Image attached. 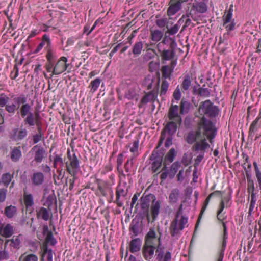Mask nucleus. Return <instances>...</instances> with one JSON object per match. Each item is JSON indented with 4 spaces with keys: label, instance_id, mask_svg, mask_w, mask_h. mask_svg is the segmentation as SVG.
Wrapping results in <instances>:
<instances>
[{
    "label": "nucleus",
    "instance_id": "1",
    "mask_svg": "<svg viewBox=\"0 0 261 261\" xmlns=\"http://www.w3.org/2000/svg\"><path fill=\"white\" fill-rule=\"evenodd\" d=\"M198 111L202 116L198 123V127L190 130L185 136V140L188 144H193L192 146L193 151L204 152L211 147L206 139L212 144L217 133L216 126L206 117L212 119L215 118L219 115L220 110L218 106L207 99L200 102Z\"/></svg>",
    "mask_w": 261,
    "mask_h": 261
},
{
    "label": "nucleus",
    "instance_id": "2",
    "mask_svg": "<svg viewBox=\"0 0 261 261\" xmlns=\"http://www.w3.org/2000/svg\"><path fill=\"white\" fill-rule=\"evenodd\" d=\"M157 236L154 228H150L145 237L144 243L142 248V255L146 261H151L154 256L156 246L154 240Z\"/></svg>",
    "mask_w": 261,
    "mask_h": 261
},
{
    "label": "nucleus",
    "instance_id": "3",
    "mask_svg": "<svg viewBox=\"0 0 261 261\" xmlns=\"http://www.w3.org/2000/svg\"><path fill=\"white\" fill-rule=\"evenodd\" d=\"M207 0H194L193 3L188 4L186 10V16L191 17L196 21L200 17V14L205 13L207 10Z\"/></svg>",
    "mask_w": 261,
    "mask_h": 261
},
{
    "label": "nucleus",
    "instance_id": "4",
    "mask_svg": "<svg viewBox=\"0 0 261 261\" xmlns=\"http://www.w3.org/2000/svg\"><path fill=\"white\" fill-rule=\"evenodd\" d=\"M188 222V218L184 216L181 217L179 220L174 219L171 223L169 227L170 233L172 237L178 239L181 235V231L185 228V225Z\"/></svg>",
    "mask_w": 261,
    "mask_h": 261
},
{
    "label": "nucleus",
    "instance_id": "5",
    "mask_svg": "<svg viewBox=\"0 0 261 261\" xmlns=\"http://www.w3.org/2000/svg\"><path fill=\"white\" fill-rule=\"evenodd\" d=\"M169 39L170 40V43L168 48H165L162 50L160 48L158 49L161 59L163 61L172 60L175 56V50L177 46V43L173 38L169 37Z\"/></svg>",
    "mask_w": 261,
    "mask_h": 261
},
{
    "label": "nucleus",
    "instance_id": "6",
    "mask_svg": "<svg viewBox=\"0 0 261 261\" xmlns=\"http://www.w3.org/2000/svg\"><path fill=\"white\" fill-rule=\"evenodd\" d=\"M68 158L70 161L69 164L68 162L66 163V167L67 171L70 175H76L78 170L79 169V160L75 154L71 155L70 151L68 152Z\"/></svg>",
    "mask_w": 261,
    "mask_h": 261
},
{
    "label": "nucleus",
    "instance_id": "7",
    "mask_svg": "<svg viewBox=\"0 0 261 261\" xmlns=\"http://www.w3.org/2000/svg\"><path fill=\"white\" fill-rule=\"evenodd\" d=\"M164 156L163 151L160 150H153L149 159L152 161L151 169L153 172H155L161 167L163 158Z\"/></svg>",
    "mask_w": 261,
    "mask_h": 261
},
{
    "label": "nucleus",
    "instance_id": "8",
    "mask_svg": "<svg viewBox=\"0 0 261 261\" xmlns=\"http://www.w3.org/2000/svg\"><path fill=\"white\" fill-rule=\"evenodd\" d=\"M188 0H170L169 2V7L167 11V14L170 17L178 12L182 8V4Z\"/></svg>",
    "mask_w": 261,
    "mask_h": 261
},
{
    "label": "nucleus",
    "instance_id": "9",
    "mask_svg": "<svg viewBox=\"0 0 261 261\" xmlns=\"http://www.w3.org/2000/svg\"><path fill=\"white\" fill-rule=\"evenodd\" d=\"M23 118L24 119L23 122L25 125H28L29 126H33L36 125L37 127L39 124V126L42 125L40 120L41 118L38 112L30 113Z\"/></svg>",
    "mask_w": 261,
    "mask_h": 261
},
{
    "label": "nucleus",
    "instance_id": "10",
    "mask_svg": "<svg viewBox=\"0 0 261 261\" xmlns=\"http://www.w3.org/2000/svg\"><path fill=\"white\" fill-rule=\"evenodd\" d=\"M160 80L159 77L149 74L145 77L143 81V86L146 87L148 90L152 89L153 87L158 90Z\"/></svg>",
    "mask_w": 261,
    "mask_h": 261
},
{
    "label": "nucleus",
    "instance_id": "11",
    "mask_svg": "<svg viewBox=\"0 0 261 261\" xmlns=\"http://www.w3.org/2000/svg\"><path fill=\"white\" fill-rule=\"evenodd\" d=\"M170 120V121L166 123L161 132L164 135H165V136H166L167 133H168V135L173 136L176 133L178 127L180 125L181 123L178 122L174 120Z\"/></svg>",
    "mask_w": 261,
    "mask_h": 261
},
{
    "label": "nucleus",
    "instance_id": "12",
    "mask_svg": "<svg viewBox=\"0 0 261 261\" xmlns=\"http://www.w3.org/2000/svg\"><path fill=\"white\" fill-rule=\"evenodd\" d=\"M31 151H34V158L33 161L36 163H41L43 160L46 158L47 153L45 150L42 146L36 145L32 147Z\"/></svg>",
    "mask_w": 261,
    "mask_h": 261
},
{
    "label": "nucleus",
    "instance_id": "13",
    "mask_svg": "<svg viewBox=\"0 0 261 261\" xmlns=\"http://www.w3.org/2000/svg\"><path fill=\"white\" fill-rule=\"evenodd\" d=\"M142 223L138 219H133L129 227V231L131 238L138 236L142 232Z\"/></svg>",
    "mask_w": 261,
    "mask_h": 261
},
{
    "label": "nucleus",
    "instance_id": "14",
    "mask_svg": "<svg viewBox=\"0 0 261 261\" xmlns=\"http://www.w3.org/2000/svg\"><path fill=\"white\" fill-rule=\"evenodd\" d=\"M67 59L62 57L58 61L53 70V74H59L64 72L68 68L69 64H67Z\"/></svg>",
    "mask_w": 261,
    "mask_h": 261
},
{
    "label": "nucleus",
    "instance_id": "15",
    "mask_svg": "<svg viewBox=\"0 0 261 261\" xmlns=\"http://www.w3.org/2000/svg\"><path fill=\"white\" fill-rule=\"evenodd\" d=\"M96 183L97 185L98 190L103 196H107V192L113 193L112 187L107 182L96 179Z\"/></svg>",
    "mask_w": 261,
    "mask_h": 261
},
{
    "label": "nucleus",
    "instance_id": "16",
    "mask_svg": "<svg viewBox=\"0 0 261 261\" xmlns=\"http://www.w3.org/2000/svg\"><path fill=\"white\" fill-rule=\"evenodd\" d=\"M158 230L160 233V236L158 238V244L156 246V249L155 250V255L156 256V259L158 261H162L164 255V247L162 245L161 236L162 232L160 231V228L158 227Z\"/></svg>",
    "mask_w": 261,
    "mask_h": 261
},
{
    "label": "nucleus",
    "instance_id": "17",
    "mask_svg": "<svg viewBox=\"0 0 261 261\" xmlns=\"http://www.w3.org/2000/svg\"><path fill=\"white\" fill-rule=\"evenodd\" d=\"M152 203L151 205V214L153 221L155 220L160 213L161 201L160 200L156 201V198L154 195L152 196Z\"/></svg>",
    "mask_w": 261,
    "mask_h": 261
},
{
    "label": "nucleus",
    "instance_id": "18",
    "mask_svg": "<svg viewBox=\"0 0 261 261\" xmlns=\"http://www.w3.org/2000/svg\"><path fill=\"white\" fill-rule=\"evenodd\" d=\"M178 106L171 105L168 112V118L169 120H174L178 122H181V118L178 114Z\"/></svg>",
    "mask_w": 261,
    "mask_h": 261
},
{
    "label": "nucleus",
    "instance_id": "19",
    "mask_svg": "<svg viewBox=\"0 0 261 261\" xmlns=\"http://www.w3.org/2000/svg\"><path fill=\"white\" fill-rule=\"evenodd\" d=\"M129 243V251L133 253L139 252L141 250L142 240L140 238H132Z\"/></svg>",
    "mask_w": 261,
    "mask_h": 261
},
{
    "label": "nucleus",
    "instance_id": "20",
    "mask_svg": "<svg viewBox=\"0 0 261 261\" xmlns=\"http://www.w3.org/2000/svg\"><path fill=\"white\" fill-rule=\"evenodd\" d=\"M158 90H153L147 93L142 98L141 103L146 104L149 102H154L157 98Z\"/></svg>",
    "mask_w": 261,
    "mask_h": 261
},
{
    "label": "nucleus",
    "instance_id": "21",
    "mask_svg": "<svg viewBox=\"0 0 261 261\" xmlns=\"http://www.w3.org/2000/svg\"><path fill=\"white\" fill-rule=\"evenodd\" d=\"M46 44L45 47L47 49L48 47L51 46V41L49 36L47 34H44L42 38L41 42L38 45L37 48L34 51V54H37L40 51V50L43 48V47Z\"/></svg>",
    "mask_w": 261,
    "mask_h": 261
},
{
    "label": "nucleus",
    "instance_id": "22",
    "mask_svg": "<svg viewBox=\"0 0 261 261\" xmlns=\"http://www.w3.org/2000/svg\"><path fill=\"white\" fill-rule=\"evenodd\" d=\"M143 42L142 41H137L135 43L132 48V52L133 54V57L135 58L139 56L143 50Z\"/></svg>",
    "mask_w": 261,
    "mask_h": 261
},
{
    "label": "nucleus",
    "instance_id": "23",
    "mask_svg": "<svg viewBox=\"0 0 261 261\" xmlns=\"http://www.w3.org/2000/svg\"><path fill=\"white\" fill-rule=\"evenodd\" d=\"M37 133L32 136V141L33 144H36L40 141L44 140V132L42 130V125H38L37 127Z\"/></svg>",
    "mask_w": 261,
    "mask_h": 261
},
{
    "label": "nucleus",
    "instance_id": "24",
    "mask_svg": "<svg viewBox=\"0 0 261 261\" xmlns=\"http://www.w3.org/2000/svg\"><path fill=\"white\" fill-rule=\"evenodd\" d=\"M31 179L35 186H39L43 183L44 176L42 173L37 172L33 173Z\"/></svg>",
    "mask_w": 261,
    "mask_h": 261
},
{
    "label": "nucleus",
    "instance_id": "25",
    "mask_svg": "<svg viewBox=\"0 0 261 261\" xmlns=\"http://www.w3.org/2000/svg\"><path fill=\"white\" fill-rule=\"evenodd\" d=\"M22 156L21 147H14L10 153L11 160L14 162H18Z\"/></svg>",
    "mask_w": 261,
    "mask_h": 261
},
{
    "label": "nucleus",
    "instance_id": "26",
    "mask_svg": "<svg viewBox=\"0 0 261 261\" xmlns=\"http://www.w3.org/2000/svg\"><path fill=\"white\" fill-rule=\"evenodd\" d=\"M18 261H39V258L35 254L25 252L19 256Z\"/></svg>",
    "mask_w": 261,
    "mask_h": 261
},
{
    "label": "nucleus",
    "instance_id": "27",
    "mask_svg": "<svg viewBox=\"0 0 261 261\" xmlns=\"http://www.w3.org/2000/svg\"><path fill=\"white\" fill-rule=\"evenodd\" d=\"M50 213L48 210L45 207H41L38 211H37V218L38 219L41 218L44 221H48L49 219Z\"/></svg>",
    "mask_w": 261,
    "mask_h": 261
},
{
    "label": "nucleus",
    "instance_id": "28",
    "mask_svg": "<svg viewBox=\"0 0 261 261\" xmlns=\"http://www.w3.org/2000/svg\"><path fill=\"white\" fill-rule=\"evenodd\" d=\"M153 195H148L145 196H142L141 199V208L146 212H148L150 205V198H152Z\"/></svg>",
    "mask_w": 261,
    "mask_h": 261
},
{
    "label": "nucleus",
    "instance_id": "29",
    "mask_svg": "<svg viewBox=\"0 0 261 261\" xmlns=\"http://www.w3.org/2000/svg\"><path fill=\"white\" fill-rule=\"evenodd\" d=\"M192 84V79L189 74H187L184 77V80L181 84V90L182 92L187 91Z\"/></svg>",
    "mask_w": 261,
    "mask_h": 261
},
{
    "label": "nucleus",
    "instance_id": "30",
    "mask_svg": "<svg viewBox=\"0 0 261 261\" xmlns=\"http://www.w3.org/2000/svg\"><path fill=\"white\" fill-rule=\"evenodd\" d=\"M179 193L180 191L178 189H173L169 196V202L171 204L177 203L179 199Z\"/></svg>",
    "mask_w": 261,
    "mask_h": 261
},
{
    "label": "nucleus",
    "instance_id": "31",
    "mask_svg": "<svg viewBox=\"0 0 261 261\" xmlns=\"http://www.w3.org/2000/svg\"><path fill=\"white\" fill-rule=\"evenodd\" d=\"M232 6H230L228 11H225L224 15L223 16L222 20L223 21V25H225L227 23L232 21Z\"/></svg>",
    "mask_w": 261,
    "mask_h": 261
},
{
    "label": "nucleus",
    "instance_id": "32",
    "mask_svg": "<svg viewBox=\"0 0 261 261\" xmlns=\"http://www.w3.org/2000/svg\"><path fill=\"white\" fill-rule=\"evenodd\" d=\"M191 106V103L189 101L187 100L185 98H183L180 104V114H184L188 113L190 108Z\"/></svg>",
    "mask_w": 261,
    "mask_h": 261
},
{
    "label": "nucleus",
    "instance_id": "33",
    "mask_svg": "<svg viewBox=\"0 0 261 261\" xmlns=\"http://www.w3.org/2000/svg\"><path fill=\"white\" fill-rule=\"evenodd\" d=\"M17 208L15 206H7L5 208V215L8 218H12L16 214Z\"/></svg>",
    "mask_w": 261,
    "mask_h": 261
},
{
    "label": "nucleus",
    "instance_id": "34",
    "mask_svg": "<svg viewBox=\"0 0 261 261\" xmlns=\"http://www.w3.org/2000/svg\"><path fill=\"white\" fill-rule=\"evenodd\" d=\"M14 233V228L10 224H7L2 230V234L5 238H9Z\"/></svg>",
    "mask_w": 261,
    "mask_h": 261
},
{
    "label": "nucleus",
    "instance_id": "35",
    "mask_svg": "<svg viewBox=\"0 0 261 261\" xmlns=\"http://www.w3.org/2000/svg\"><path fill=\"white\" fill-rule=\"evenodd\" d=\"M150 33L151 39L155 42L160 41L163 36V32L159 30H151Z\"/></svg>",
    "mask_w": 261,
    "mask_h": 261
},
{
    "label": "nucleus",
    "instance_id": "36",
    "mask_svg": "<svg viewBox=\"0 0 261 261\" xmlns=\"http://www.w3.org/2000/svg\"><path fill=\"white\" fill-rule=\"evenodd\" d=\"M261 118V116L259 115L251 123L250 126L249 127V137H253V135L255 132H256L257 129V125Z\"/></svg>",
    "mask_w": 261,
    "mask_h": 261
},
{
    "label": "nucleus",
    "instance_id": "37",
    "mask_svg": "<svg viewBox=\"0 0 261 261\" xmlns=\"http://www.w3.org/2000/svg\"><path fill=\"white\" fill-rule=\"evenodd\" d=\"M31 106L29 103H25L22 105L20 108V113L22 118H24L26 116L32 113Z\"/></svg>",
    "mask_w": 261,
    "mask_h": 261
},
{
    "label": "nucleus",
    "instance_id": "38",
    "mask_svg": "<svg viewBox=\"0 0 261 261\" xmlns=\"http://www.w3.org/2000/svg\"><path fill=\"white\" fill-rule=\"evenodd\" d=\"M54 202H56V196L54 194H50L47 197L46 200L44 203L43 205L47 207L49 210H51V207Z\"/></svg>",
    "mask_w": 261,
    "mask_h": 261
},
{
    "label": "nucleus",
    "instance_id": "39",
    "mask_svg": "<svg viewBox=\"0 0 261 261\" xmlns=\"http://www.w3.org/2000/svg\"><path fill=\"white\" fill-rule=\"evenodd\" d=\"M23 199L25 205L27 207H29L33 205V197L31 194H26L24 192L23 195Z\"/></svg>",
    "mask_w": 261,
    "mask_h": 261
},
{
    "label": "nucleus",
    "instance_id": "40",
    "mask_svg": "<svg viewBox=\"0 0 261 261\" xmlns=\"http://www.w3.org/2000/svg\"><path fill=\"white\" fill-rule=\"evenodd\" d=\"M18 109L19 106L13 103H8L5 106L6 111L10 114H14Z\"/></svg>",
    "mask_w": 261,
    "mask_h": 261
},
{
    "label": "nucleus",
    "instance_id": "41",
    "mask_svg": "<svg viewBox=\"0 0 261 261\" xmlns=\"http://www.w3.org/2000/svg\"><path fill=\"white\" fill-rule=\"evenodd\" d=\"M205 85H203L202 87H199V96L202 97H208L211 95V90L207 88H205Z\"/></svg>",
    "mask_w": 261,
    "mask_h": 261
},
{
    "label": "nucleus",
    "instance_id": "42",
    "mask_svg": "<svg viewBox=\"0 0 261 261\" xmlns=\"http://www.w3.org/2000/svg\"><path fill=\"white\" fill-rule=\"evenodd\" d=\"M162 76L165 79L170 78L173 70L169 68L168 66L165 65L161 68Z\"/></svg>",
    "mask_w": 261,
    "mask_h": 261
},
{
    "label": "nucleus",
    "instance_id": "43",
    "mask_svg": "<svg viewBox=\"0 0 261 261\" xmlns=\"http://www.w3.org/2000/svg\"><path fill=\"white\" fill-rule=\"evenodd\" d=\"M21 243V240L19 239V237H17L15 239L13 238L10 239V246L14 249L18 250L20 248Z\"/></svg>",
    "mask_w": 261,
    "mask_h": 261
},
{
    "label": "nucleus",
    "instance_id": "44",
    "mask_svg": "<svg viewBox=\"0 0 261 261\" xmlns=\"http://www.w3.org/2000/svg\"><path fill=\"white\" fill-rule=\"evenodd\" d=\"M101 80L99 78H97L91 81L89 87L90 88V91L94 92L99 86Z\"/></svg>",
    "mask_w": 261,
    "mask_h": 261
},
{
    "label": "nucleus",
    "instance_id": "45",
    "mask_svg": "<svg viewBox=\"0 0 261 261\" xmlns=\"http://www.w3.org/2000/svg\"><path fill=\"white\" fill-rule=\"evenodd\" d=\"M12 178L13 175L9 173L4 174L2 177V182L5 186L7 187L11 182Z\"/></svg>",
    "mask_w": 261,
    "mask_h": 261
},
{
    "label": "nucleus",
    "instance_id": "46",
    "mask_svg": "<svg viewBox=\"0 0 261 261\" xmlns=\"http://www.w3.org/2000/svg\"><path fill=\"white\" fill-rule=\"evenodd\" d=\"M210 199H208V198L207 197L206 198V199L204 201V204L201 208V212H200V213L199 215V217H198V220L197 221V223H196V226H195V228H196L198 226V225L200 222V220L204 212V211H205L206 207H207V206L210 202Z\"/></svg>",
    "mask_w": 261,
    "mask_h": 261
},
{
    "label": "nucleus",
    "instance_id": "47",
    "mask_svg": "<svg viewBox=\"0 0 261 261\" xmlns=\"http://www.w3.org/2000/svg\"><path fill=\"white\" fill-rule=\"evenodd\" d=\"M175 155L176 154L175 149L172 148L169 150L167 154L165 156V160L169 161L170 163H171L173 161Z\"/></svg>",
    "mask_w": 261,
    "mask_h": 261
},
{
    "label": "nucleus",
    "instance_id": "48",
    "mask_svg": "<svg viewBox=\"0 0 261 261\" xmlns=\"http://www.w3.org/2000/svg\"><path fill=\"white\" fill-rule=\"evenodd\" d=\"M13 100L18 105L17 106L19 107L20 105L21 104H22V105H25L26 103L27 99L25 95H21L20 96L15 97L13 99Z\"/></svg>",
    "mask_w": 261,
    "mask_h": 261
},
{
    "label": "nucleus",
    "instance_id": "49",
    "mask_svg": "<svg viewBox=\"0 0 261 261\" xmlns=\"http://www.w3.org/2000/svg\"><path fill=\"white\" fill-rule=\"evenodd\" d=\"M45 240L47 243L50 244L52 246H54L57 243V241L51 231L48 232Z\"/></svg>",
    "mask_w": 261,
    "mask_h": 261
},
{
    "label": "nucleus",
    "instance_id": "50",
    "mask_svg": "<svg viewBox=\"0 0 261 261\" xmlns=\"http://www.w3.org/2000/svg\"><path fill=\"white\" fill-rule=\"evenodd\" d=\"M180 163L179 162H174L171 166L170 168V172L173 173V175L171 177V178H172L175 176V174L177 172L178 169L180 167Z\"/></svg>",
    "mask_w": 261,
    "mask_h": 261
},
{
    "label": "nucleus",
    "instance_id": "51",
    "mask_svg": "<svg viewBox=\"0 0 261 261\" xmlns=\"http://www.w3.org/2000/svg\"><path fill=\"white\" fill-rule=\"evenodd\" d=\"M28 135V131L25 128H21L18 130L17 135V140H22L25 138Z\"/></svg>",
    "mask_w": 261,
    "mask_h": 261
},
{
    "label": "nucleus",
    "instance_id": "52",
    "mask_svg": "<svg viewBox=\"0 0 261 261\" xmlns=\"http://www.w3.org/2000/svg\"><path fill=\"white\" fill-rule=\"evenodd\" d=\"M136 93L134 88H129L126 92L125 97L128 99H133L136 96Z\"/></svg>",
    "mask_w": 261,
    "mask_h": 261
},
{
    "label": "nucleus",
    "instance_id": "53",
    "mask_svg": "<svg viewBox=\"0 0 261 261\" xmlns=\"http://www.w3.org/2000/svg\"><path fill=\"white\" fill-rule=\"evenodd\" d=\"M221 223L222 224V226L223 227V240H222V244L226 245L227 240L228 239L227 227H226L225 222H222Z\"/></svg>",
    "mask_w": 261,
    "mask_h": 261
},
{
    "label": "nucleus",
    "instance_id": "54",
    "mask_svg": "<svg viewBox=\"0 0 261 261\" xmlns=\"http://www.w3.org/2000/svg\"><path fill=\"white\" fill-rule=\"evenodd\" d=\"M169 87V83L166 80H163L161 85V90L160 95L166 94Z\"/></svg>",
    "mask_w": 261,
    "mask_h": 261
},
{
    "label": "nucleus",
    "instance_id": "55",
    "mask_svg": "<svg viewBox=\"0 0 261 261\" xmlns=\"http://www.w3.org/2000/svg\"><path fill=\"white\" fill-rule=\"evenodd\" d=\"M179 28V25L176 24L170 29H168V30L166 32L165 35H166L167 33H169L170 35H174L178 31Z\"/></svg>",
    "mask_w": 261,
    "mask_h": 261
},
{
    "label": "nucleus",
    "instance_id": "56",
    "mask_svg": "<svg viewBox=\"0 0 261 261\" xmlns=\"http://www.w3.org/2000/svg\"><path fill=\"white\" fill-rule=\"evenodd\" d=\"M46 57L47 59L48 62H53V59L54 58V53L51 49V46H50V47H48L47 49V54Z\"/></svg>",
    "mask_w": 261,
    "mask_h": 261
},
{
    "label": "nucleus",
    "instance_id": "57",
    "mask_svg": "<svg viewBox=\"0 0 261 261\" xmlns=\"http://www.w3.org/2000/svg\"><path fill=\"white\" fill-rule=\"evenodd\" d=\"M9 99V97L6 95H4V94H1L0 96V107H3L6 106V105L8 103Z\"/></svg>",
    "mask_w": 261,
    "mask_h": 261
},
{
    "label": "nucleus",
    "instance_id": "58",
    "mask_svg": "<svg viewBox=\"0 0 261 261\" xmlns=\"http://www.w3.org/2000/svg\"><path fill=\"white\" fill-rule=\"evenodd\" d=\"M156 55L155 49L152 48H147V53L146 56L149 59H151L153 58L155 55Z\"/></svg>",
    "mask_w": 261,
    "mask_h": 261
},
{
    "label": "nucleus",
    "instance_id": "59",
    "mask_svg": "<svg viewBox=\"0 0 261 261\" xmlns=\"http://www.w3.org/2000/svg\"><path fill=\"white\" fill-rule=\"evenodd\" d=\"M156 25L160 28H164L167 23V18L157 19L155 21Z\"/></svg>",
    "mask_w": 261,
    "mask_h": 261
},
{
    "label": "nucleus",
    "instance_id": "60",
    "mask_svg": "<svg viewBox=\"0 0 261 261\" xmlns=\"http://www.w3.org/2000/svg\"><path fill=\"white\" fill-rule=\"evenodd\" d=\"M204 158V153H200L196 158L195 159V163L194 164V166L195 168H197V167L199 165L200 163L202 161V160Z\"/></svg>",
    "mask_w": 261,
    "mask_h": 261
},
{
    "label": "nucleus",
    "instance_id": "61",
    "mask_svg": "<svg viewBox=\"0 0 261 261\" xmlns=\"http://www.w3.org/2000/svg\"><path fill=\"white\" fill-rule=\"evenodd\" d=\"M173 96L174 98L177 100H179L180 99L181 96V93L180 89L179 88V86L176 87V89L174 91Z\"/></svg>",
    "mask_w": 261,
    "mask_h": 261
},
{
    "label": "nucleus",
    "instance_id": "62",
    "mask_svg": "<svg viewBox=\"0 0 261 261\" xmlns=\"http://www.w3.org/2000/svg\"><path fill=\"white\" fill-rule=\"evenodd\" d=\"M7 190L6 189H0V202H3L6 198Z\"/></svg>",
    "mask_w": 261,
    "mask_h": 261
},
{
    "label": "nucleus",
    "instance_id": "63",
    "mask_svg": "<svg viewBox=\"0 0 261 261\" xmlns=\"http://www.w3.org/2000/svg\"><path fill=\"white\" fill-rule=\"evenodd\" d=\"M226 245H224L222 244L221 250L219 252V256L217 261H223V259L224 255V251L225 250V248Z\"/></svg>",
    "mask_w": 261,
    "mask_h": 261
},
{
    "label": "nucleus",
    "instance_id": "64",
    "mask_svg": "<svg viewBox=\"0 0 261 261\" xmlns=\"http://www.w3.org/2000/svg\"><path fill=\"white\" fill-rule=\"evenodd\" d=\"M133 158H132L130 160H128L126 163L124 165L125 170L127 172H129L130 168L133 166Z\"/></svg>",
    "mask_w": 261,
    "mask_h": 261
}]
</instances>
